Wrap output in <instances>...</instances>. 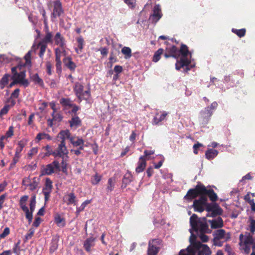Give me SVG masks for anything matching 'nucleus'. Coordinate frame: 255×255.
Masks as SVG:
<instances>
[{
	"label": "nucleus",
	"mask_w": 255,
	"mask_h": 255,
	"mask_svg": "<svg viewBox=\"0 0 255 255\" xmlns=\"http://www.w3.org/2000/svg\"><path fill=\"white\" fill-rule=\"evenodd\" d=\"M162 16L161 10L159 4L154 6L153 13L150 16L149 20L152 23H156Z\"/></svg>",
	"instance_id": "obj_13"
},
{
	"label": "nucleus",
	"mask_w": 255,
	"mask_h": 255,
	"mask_svg": "<svg viewBox=\"0 0 255 255\" xmlns=\"http://www.w3.org/2000/svg\"><path fill=\"white\" fill-rule=\"evenodd\" d=\"M208 222L210 224L211 228L213 229L221 228L224 226L223 220L220 217H218L215 219L210 220Z\"/></svg>",
	"instance_id": "obj_18"
},
{
	"label": "nucleus",
	"mask_w": 255,
	"mask_h": 255,
	"mask_svg": "<svg viewBox=\"0 0 255 255\" xmlns=\"http://www.w3.org/2000/svg\"><path fill=\"white\" fill-rule=\"evenodd\" d=\"M31 51H29L24 57L25 60V62L24 63L25 66H29L30 67L31 66Z\"/></svg>",
	"instance_id": "obj_49"
},
{
	"label": "nucleus",
	"mask_w": 255,
	"mask_h": 255,
	"mask_svg": "<svg viewBox=\"0 0 255 255\" xmlns=\"http://www.w3.org/2000/svg\"><path fill=\"white\" fill-rule=\"evenodd\" d=\"M46 150V152L44 154L45 156H49L50 155H53L54 157V151L52 150L51 147L49 145H47L43 148Z\"/></svg>",
	"instance_id": "obj_53"
},
{
	"label": "nucleus",
	"mask_w": 255,
	"mask_h": 255,
	"mask_svg": "<svg viewBox=\"0 0 255 255\" xmlns=\"http://www.w3.org/2000/svg\"><path fill=\"white\" fill-rule=\"evenodd\" d=\"M162 243V241L159 239L149 240L148 244L147 255H157L160 251L159 247Z\"/></svg>",
	"instance_id": "obj_8"
},
{
	"label": "nucleus",
	"mask_w": 255,
	"mask_h": 255,
	"mask_svg": "<svg viewBox=\"0 0 255 255\" xmlns=\"http://www.w3.org/2000/svg\"><path fill=\"white\" fill-rule=\"evenodd\" d=\"M54 53L55 57V67L56 69V72L60 74L62 72V62L61 57L62 55L60 50V48H56L54 49Z\"/></svg>",
	"instance_id": "obj_14"
},
{
	"label": "nucleus",
	"mask_w": 255,
	"mask_h": 255,
	"mask_svg": "<svg viewBox=\"0 0 255 255\" xmlns=\"http://www.w3.org/2000/svg\"><path fill=\"white\" fill-rule=\"evenodd\" d=\"M198 196L200 197L199 198L194 201L192 207L194 211L200 213L203 212L209 204L207 196L213 202H215L218 200V196L214 190L207 189L200 181L197 182L194 188H190L188 190L183 199L188 202H191Z\"/></svg>",
	"instance_id": "obj_1"
},
{
	"label": "nucleus",
	"mask_w": 255,
	"mask_h": 255,
	"mask_svg": "<svg viewBox=\"0 0 255 255\" xmlns=\"http://www.w3.org/2000/svg\"><path fill=\"white\" fill-rule=\"evenodd\" d=\"M71 133L68 130H63L60 131L57 135V138L58 141H63L65 142V139L67 138L70 140Z\"/></svg>",
	"instance_id": "obj_20"
},
{
	"label": "nucleus",
	"mask_w": 255,
	"mask_h": 255,
	"mask_svg": "<svg viewBox=\"0 0 255 255\" xmlns=\"http://www.w3.org/2000/svg\"><path fill=\"white\" fill-rule=\"evenodd\" d=\"M239 245L242 247V249L246 254L250 253L251 246H252L253 252H255V240L250 233L246 232L245 235L241 234L239 236Z\"/></svg>",
	"instance_id": "obj_4"
},
{
	"label": "nucleus",
	"mask_w": 255,
	"mask_h": 255,
	"mask_svg": "<svg viewBox=\"0 0 255 255\" xmlns=\"http://www.w3.org/2000/svg\"><path fill=\"white\" fill-rule=\"evenodd\" d=\"M218 154L217 150L210 149L207 150L205 153V156L208 160L214 159Z\"/></svg>",
	"instance_id": "obj_31"
},
{
	"label": "nucleus",
	"mask_w": 255,
	"mask_h": 255,
	"mask_svg": "<svg viewBox=\"0 0 255 255\" xmlns=\"http://www.w3.org/2000/svg\"><path fill=\"white\" fill-rule=\"evenodd\" d=\"M95 238L93 237L87 238L84 243V248L87 252L91 251V248L95 245Z\"/></svg>",
	"instance_id": "obj_24"
},
{
	"label": "nucleus",
	"mask_w": 255,
	"mask_h": 255,
	"mask_svg": "<svg viewBox=\"0 0 255 255\" xmlns=\"http://www.w3.org/2000/svg\"><path fill=\"white\" fill-rule=\"evenodd\" d=\"M53 35L51 32H47L43 38L40 42L47 44L48 43H52Z\"/></svg>",
	"instance_id": "obj_37"
},
{
	"label": "nucleus",
	"mask_w": 255,
	"mask_h": 255,
	"mask_svg": "<svg viewBox=\"0 0 255 255\" xmlns=\"http://www.w3.org/2000/svg\"><path fill=\"white\" fill-rule=\"evenodd\" d=\"M13 134V128L12 126L9 127L8 130L6 131L5 135V138L11 137Z\"/></svg>",
	"instance_id": "obj_62"
},
{
	"label": "nucleus",
	"mask_w": 255,
	"mask_h": 255,
	"mask_svg": "<svg viewBox=\"0 0 255 255\" xmlns=\"http://www.w3.org/2000/svg\"><path fill=\"white\" fill-rule=\"evenodd\" d=\"M70 127H74L75 128L81 126V121L79 117L75 116L73 117L70 121H69Z\"/></svg>",
	"instance_id": "obj_30"
},
{
	"label": "nucleus",
	"mask_w": 255,
	"mask_h": 255,
	"mask_svg": "<svg viewBox=\"0 0 255 255\" xmlns=\"http://www.w3.org/2000/svg\"><path fill=\"white\" fill-rule=\"evenodd\" d=\"M250 231L252 233L251 235H253L255 232V220H252L250 223Z\"/></svg>",
	"instance_id": "obj_64"
},
{
	"label": "nucleus",
	"mask_w": 255,
	"mask_h": 255,
	"mask_svg": "<svg viewBox=\"0 0 255 255\" xmlns=\"http://www.w3.org/2000/svg\"><path fill=\"white\" fill-rule=\"evenodd\" d=\"M58 248V244L56 242H52L50 248L49 252L50 253H54Z\"/></svg>",
	"instance_id": "obj_61"
},
{
	"label": "nucleus",
	"mask_w": 255,
	"mask_h": 255,
	"mask_svg": "<svg viewBox=\"0 0 255 255\" xmlns=\"http://www.w3.org/2000/svg\"><path fill=\"white\" fill-rule=\"evenodd\" d=\"M40 183V178L37 177H34L31 179L30 177H26L23 178L22 184L23 186L29 187V189L32 191L35 190Z\"/></svg>",
	"instance_id": "obj_9"
},
{
	"label": "nucleus",
	"mask_w": 255,
	"mask_h": 255,
	"mask_svg": "<svg viewBox=\"0 0 255 255\" xmlns=\"http://www.w3.org/2000/svg\"><path fill=\"white\" fill-rule=\"evenodd\" d=\"M84 86L80 82H76L73 87V91L76 97L77 98L78 102L80 103L82 100L87 101L91 97L90 89L84 91Z\"/></svg>",
	"instance_id": "obj_5"
},
{
	"label": "nucleus",
	"mask_w": 255,
	"mask_h": 255,
	"mask_svg": "<svg viewBox=\"0 0 255 255\" xmlns=\"http://www.w3.org/2000/svg\"><path fill=\"white\" fill-rule=\"evenodd\" d=\"M20 156H21V155L20 154L15 152V154H14V157H13L12 162L10 163V166H9L10 169L13 168L15 166L16 163L19 161V159L20 158Z\"/></svg>",
	"instance_id": "obj_48"
},
{
	"label": "nucleus",
	"mask_w": 255,
	"mask_h": 255,
	"mask_svg": "<svg viewBox=\"0 0 255 255\" xmlns=\"http://www.w3.org/2000/svg\"><path fill=\"white\" fill-rule=\"evenodd\" d=\"M122 53L125 55L126 59L129 58L131 57V50L128 47H124L121 50Z\"/></svg>",
	"instance_id": "obj_41"
},
{
	"label": "nucleus",
	"mask_w": 255,
	"mask_h": 255,
	"mask_svg": "<svg viewBox=\"0 0 255 255\" xmlns=\"http://www.w3.org/2000/svg\"><path fill=\"white\" fill-rule=\"evenodd\" d=\"M10 233V229L8 227H5L3 232L0 234V239H4Z\"/></svg>",
	"instance_id": "obj_58"
},
{
	"label": "nucleus",
	"mask_w": 255,
	"mask_h": 255,
	"mask_svg": "<svg viewBox=\"0 0 255 255\" xmlns=\"http://www.w3.org/2000/svg\"><path fill=\"white\" fill-rule=\"evenodd\" d=\"M166 51L170 53L172 55V57L178 59L179 57V49L175 45H172L171 47L166 49Z\"/></svg>",
	"instance_id": "obj_26"
},
{
	"label": "nucleus",
	"mask_w": 255,
	"mask_h": 255,
	"mask_svg": "<svg viewBox=\"0 0 255 255\" xmlns=\"http://www.w3.org/2000/svg\"><path fill=\"white\" fill-rule=\"evenodd\" d=\"M204 245L199 242H195L189 247L192 248L196 252V250L200 251L204 247Z\"/></svg>",
	"instance_id": "obj_50"
},
{
	"label": "nucleus",
	"mask_w": 255,
	"mask_h": 255,
	"mask_svg": "<svg viewBox=\"0 0 255 255\" xmlns=\"http://www.w3.org/2000/svg\"><path fill=\"white\" fill-rule=\"evenodd\" d=\"M163 49L162 48L158 49L155 53L152 58V61L154 62H158L160 58L161 55L163 54Z\"/></svg>",
	"instance_id": "obj_42"
},
{
	"label": "nucleus",
	"mask_w": 255,
	"mask_h": 255,
	"mask_svg": "<svg viewBox=\"0 0 255 255\" xmlns=\"http://www.w3.org/2000/svg\"><path fill=\"white\" fill-rule=\"evenodd\" d=\"M30 79L34 82L36 85H38L41 87L44 86V83L42 79H41L37 73H36L30 76Z\"/></svg>",
	"instance_id": "obj_34"
},
{
	"label": "nucleus",
	"mask_w": 255,
	"mask_h": 255,
	"mask_svg": "<svg viewBox=\"0 0 255 255\" xmlns=\"http://www.w3.org/2000/svg\"><path fill=\"white\" fill-rule=\"evenodd\" d=\"M54 222L59 227H64L65 225V220L63 218H62L60 215L57 214L55 216Z\"/></svg>",
	"instance_id": "obj_39"
},
{
	"label": "nucleus",
	"mask_w": 255,
	"mask_h": 255,
	"mask_svg": "<svg viewBox=\"0 0 255 255\" xmlns=\"http://www.w3.org/2000/svg\"><path fill=\"white\" fill-rule=\"evenodd\" d=\"M9 76V74H5L0 80V86L1 89H3L8 83Z\"/></svg>",
	"instance_id": "obj_46"
},
{
	"label": "nucleus",
	"mask_w": 255,
	"mask_h": 255,
	"mask_svg": "<svg viewBox=\"0 0 255 255\" xmlns=\"http://www.w3.org/2000/svg\"><path fill=\"white\" fill-rule=\"evenodd\" d=\"M179 255H196V253L192 248L188 247L186 250H181Z\"/></svg>",
	"instance_id": "obj_38"
},
{
	"label": "nucleus",
	"mask_w": 255,
	"mask_h": 255,
	"mask_svg": "<svg viewBox=\"0 0 255 255\" xmlns=\"http://www.w3.org/2000/svg\"><path fill=\"white\" fill-rule=\"evenodd\" d=\"M179 55L182 57L180 60H177L175 66L177 70H179L181 68H184L185 65L191 64V53L189 51L188 46L182 44L180 49L179 50Z\"/></svg>",
	"instance_id": "obj_3"
},
{
	"label": "nucleus",
	"mask_w": 255,
	"mask_h": 255,
	"mask_svg": "<svg viewBox=\"0 0 255 255\" xmlns=\"http://www.w3.org/2000/svg\"><path fill=\"white\" fill-rule=\"evenodd\" d=\"M213 112L211 110H210L209 108L206 107L204 111L201 112L203 120L205 122H208L213 115Z\"/></svg>",
	"instance_id": "obj_28"
},
{
	"label": "nucleus",
	"mask_w": 255,
	"mask_h": 255,
	"mask_svg": "<svg viewBox=\"0 0 255 255\" xmlns=\"http://www.w3.org/2000/svg\"><path fill=\"white\" fill-rule=\"evenodd\" d=\"M213 112L211 110H210L209 108L206 107L204 111L201 112L203 120L205 122H208L213 115Z\"/></svg>",
	"instance_id": "obj_27"
},
{
	"label": "nucleus",
	"mask_w": 255,
	"mask_h": 255,
	"mask_svg": "<svg viewBox=\"0 0 255 255\" xmlns=\"http://www.w3.org/2000/svg\"><path fill=\"white\" fill-rule=\"evenodd\" d=\"M203 145L202 143L199 142H197L196 144H194L193 146V152L195 154H197L198 153L199 148L200 147H202Z\"/></svg>",
	"instance_id": "obj_60"
},
{
	"label": "nucleus",
	"mask_w": 255,
	"mask_h": 255,
	"mask_svg": "<svg viewBox=\"0 0 255 255\" xmlns=\"http://www.w3.org/2000/svg\"><path fill=\"white\" fill-rule=\"evenodd\" d=\"M51 116L52 117V119L54 121L58 122H60L63 119V117L59 113H52Z\"/></svg>",
	"instance_id": "obj_51"
},
{
	"label": "nucleus",
	"mask_w": 255,
	"mask_h": 255,
	"mask_svg": "<svg viewBox=\"0 0 255 255\" xmlns=\"http://www.w3.org/2000/svg\"><path fill=\"white\" fill-rule=\"evenodd\" d=\"M10 109V106L8 105H5L0 111V117L6 115Z\"/></svg>",
	"instance_id": "obj_56"
},
{
	"label": "nucleus",
	"mask_w": 255,
	"mask_h": 255,
	"mask_svg": "<svg viewBox=\"0 0 255 255\" xmlns=\"http://www.w3.org/2000/svg\"><path fill=\"white\" fill-rule=\"evenodd\" d=\"M61 170L60 163L57 160H54L51 163L43 166L41 168L40 176L50 175L53 173H57Z\"/></svg>",
	"instance_id": "obj_6"
},
{
	"label": "nucleus",
	"mask_w": 255,
	"mask_h": 255,
	"mask_svg": "<svg viewBox=\"0 0 255 255\" xmlns=\"http://www.w3.org/2000/svg\"><path fill=\"white\" fill-rule=\"evenodd\" d=\"M205 210L208 212L206 216L209 217L215 218L223 213V210L216 203H209Z\"/></svg>",
	"instance_id": "obj_7"
},
{
	"label": "nucleus",
	"mask_w": 255,
	"mask_h": 255,
	"mask_svg": "<svg viewBox=\"0 0 255 255\" xmlns=\"http://www.w3.org/2000/svg\"><path fill=\"white\" fill-rule=\"evenodd\" d=\"M34 231L32 229H30L28 233L25 236L24 242H27L28 240L30 239L33 236Z\"/></svg>",
	"instance_id": "obj_57"
},
{
	"label": "nucleus",
	"mask_w": 255,
	"mask_h": 255,
	"mask_svg": "<svg viewBox=\"0 0 255 255\" xmlns=\"http://www.w3.org/2000/svg\"><path fill=\"white\" fill-rule=\"evenodd\" d=\"M60 143L58 144L57 148L54 151V157H59L64 158L65 157H68V151L66 146V143L63 141H59Z\"/></svg>",
	"instance_id": "obj_11"
},
{
	"label": "nucleus",
	"mask_w": 255,
	"mask_h": 255,
	"mask_svg": "<svg viewBox=\"0 0 255 255\" xmlns=\"http://www.w3.org/2000/svg\"><path fill=\"white\" fill-rule=\"evenodd\" d=\"M51 5L53 7L51 18H56L64 13L62 3L60 0H54L51 3Z\"/></svg>",
	"instance_id": "obj_10"
},
{
	"label": "nucleus",
	"mask_w": 255,
	"mask_h": 255,
	"mask_svg": "<svg viewBox=\"0 0 255 255\" xmlns=\"http://www.w3.org/2000/svg\"><path fill=\"white\" fill-rule=\"evenodd\" d=\"M133 177L132 175L129 173H126L124 176L122 180V185L121 188L122 189L127 187V185L129 184L132 181Z\"/></svg>",
	"instance_id": "obj_25"
},
{
	"label": "nucleus",
	"mask_w": 255,
	"mask_h": 255,
	"mask_svg": "<svg viewBox=\"0 0 255 255\" xmlns=\"http://www.w3.org/2000/svg\"><path fill=\"white\" fill-rule=\"evenodd\" d=\"M99 51H100L101 54L102 55L103 57H106L109 52L108 48L105 47H101L99 49Z\"/></svg>",
	"instance_id": "obj_59"
},
{
	"label": "nucleus",
	"mask_w": 255,
	"mask_h": 255,
	"mask_svg": "<svg viewBox=\"0 0 255 255\" xmlns=\"http://www.w3.org/2000/svg\"><path fill=\"white\" fill-rule=\"evenodd\" d=\"M60 104L63 107H68L70 108L71 106H72V101L70 100V98H62L60 100Z\"/></svg>",
	"instance_id": "obj_40"
},
{
	"label": "nucleus",
	"mask_w": 255,
	"mask_h": 255,
	"mask_svg": "<svg viewBox=\"0 0 255 255\" xmlns=\"http://www.w3.org/2000/svg\"><path fill=\"white\" fill-rule=\"evenodd\" d=\"M91 200H86L84 202H83L81 206L77 208L76 212L77 213H79L83 211L85 209V208L86 207V206L90 204L91 203Z\"/></svg>",
	"instance_id": "obj_52"
},
{
	"label": "nucleus",
	"mask_w": 255,
	"mask_h": 255,
	"mask_svg": "<svg viewBox=\"0 0 255 255\" xmlns=\"http://www.w3.org/2000/svg\"><path fill=\"white\" fill-rule=\"evenodd\" d=\"M36 206V195H33L30 199V203H29V212L31 213V215H32L33 212L34 211L35 208Z\"/></svg>",
	"instance_id": "obj_45"
},
{
	"label": "nucleus",
	"mask_w": 255,
	"mask_h": 255,
	"mask_svg": "<svg viewBox=\"0 0 255 255\" xmlns=\"http://www.w3.org/2000/svg\"><path fill=\"white\" fill-rule=\"evenodd\" d=\"M19 205L22 210L25 214V217L28 220L29 224H30L32 220L33 215H31V213L29 212V210L26 206V203L19 202Z\"/></svg>",
	"instance_id": "obj_22"
},
{
	"label": "nucleus",
	"mask_w": 255,
	"mask_h": 255,
	"mask_svg": "<svg viewBox=\"0 0 255 255\" xmlns=\"http://www.w3.org/2000/svg\"><path fill=\"white\" fill-rule=\"evenodd\" d=\"M54 40L55 44L58 45L59 47L66 46L65 40L60 32H57L54 36Z\"/></svg>",
	"instance_id": "obj_23"
},
{
	"label": "nucleus",
	"mask_w": 255,
	"mask_h": 255,
	"mask_svg": "<svg viewBox=\"0 0 255 255\" xmlns=\"http://www.w3.org/2000/svg\"><path fill=\"white\" fill-rule=\"evenodd\" d=\"M64 202L67 205H76L78 203V200L75 194L72 192L65 195L63 198Z\"/></svg>",
	"instance_id": "obj_17"
},
{
	"label": "nucleus",
	"mask_w": 255,
	"mask_h": 255,
	"mask_svg": "<svg viewBox=\"0 0 255 255\" xmlns=\"http://www.w3.org/2000/svg\"><path fill=\"white\" fill-rule=\"evenodd\" d=\"M19 244L20 242H18L17 243L14 244V246L12 249L13 252L16 255H19V251H20V248H19Z\"/></svg>",
	"instance_id": "obj_63"
},
{
	"label": "nucleus",
	"mask_w": 255,
	"mask_h": 255,
	"mask_svg": "<svg viewBox=\"0 0 255 255\" xmlns=\"http://www.w3.org/2000/svg\"><path fill=\"white\" fill-rule=\"evenodd\" d=\"M115 186V180L113 178H110L107 182V187H106V192L107 193H110L112 192Z\"/></svg>",
	"instance_id": "obj_33"
},
{
	"label": "nucleus",
	"mask_w": 255,
	"mask_h": 255,
	"mask_svg": "<svg viewBox=\"0 0 255 255\" xmlns=\"http://www.w3.org/2000/svg\"><path fill=\"white\" fill-rule=\"evenodd\" d=\"M37 152H38V148H37V147L32 148L27 154L28 157L29 159H31L32 156L33 155L36 154L37 153Z\"/></svg>",
	"instance_id": "obj_55"
},
{
	"label": "nucleus",
	"mask_w": 255,
	"mask_h": 255,
	"mask_svg": "<svg viewBox=\"0 0 255 255\" xmlns=\"http://www.w3.org/2000/svg\"><path fill=\"white\" fill-rule=\"evenodd\" d=\"M37 47L39 48L40 50L38 55L39 57L42 59L43 58V56L47 48V44L39 42L37 44Z\"/></svg>",
	"instance_id": "obj_36"
},
{
	"label": "nucleus",
	"mask_w": 255,
	"mask_h": 255,
	"mask_svg": "<svg viewBox=\"0 0 255 255\" xmlns=\"http://www.w3.org/2000/svg\"><path fill=\"white\" fill-rule=\"evenodd\" d=\"M211 251L207 245H205L204 247L198 252V255H211Z\"/></svg>",
	"instance_id": "obj_43"
},
{
	"label": "nucleus",
	"mask_w": 255,
	"mask_h": 255,
	"mask_svg": "<svg viewBox=\"0 0 255 255\" xmlns=\"http://www.w3.org/2000/svg\"><path fill=\"white\" fill-rule=\"evenodd\" d=\"M101 179L102 176L96 172V174L91 178L92 184L94 185L98 184L101 180Z\"/></svg>",
	"instance_id": "obj_47"
},
{
	"label": "nucleus",
	"mask_w": 255,
	"mask_h": 255,
	"mask_svg": "<svg viewBox=\"0 0 255 255\" xmlns=\"http://www.w3.org/2000/svg\"><path fill=\"white\" fill-rule=\"evenodd\" d=\"M232 32L236 34L238 37L241 38L246 35V29L245 28H242L240 29L232 28Z\"/></svg>",
	"instance_id": "obj_44"
},
{
	"label": "nucleus",
	"mask_w": 255,
	"mask_h": 255,
	"mask_svg": "<svg viewBox=\"0 0 255 255\" xmlns=\"http://www.w3.org/2000/svg\"><path fill=\"white\" fill-rule=\"evenodd\" d=\"M25 72V70L20 71L14 76L13 79L16 80L18 84L23 85L24 87H27L28 86L29 83L28 80L25 78L26 77Z\"/></svg>",
	"instance_id": "obj_15"
},
{
	"label": "nucleus",
	"mask_w": 255,
	"mask_h": 255,
	"mask_svg": "<svg viewBox=\"0 0 255 255\" xmlns=\"http://www.w3.org/2000/svg\"><path fill=\"white\" fill-rule=\"evenodd\" d=\"M63 63L64 65L71 72H74L77 67L76 64L72 61V59L70 56H67L63 59Z\"/></svg>",
	"instance_id": "obj_16"
},
{
	"label": "nucleus",
	"mask_w": 255,
	"mask_h": 255,
	"mask_svg": "<svg viewBox=\"0 0 255 255\" xmlns=\"http://www.w3.org/2000/svg\"><path fill=\"white\" fill-rule=\"evenodd\" d=\"M214 240L218 241L224 239L225 236V230L219 229L216 230L213 234Z\"/></svg>",
	"instance_id": "obj_29"
},
{
	"label": "nucleus",
	"mask_w": 255,
	"mask_h": 255,
	"mask_svg": "<svg viewBox=\"0 0 255 255\" xmlns=\"http://www.w3.org/2000/svg\"><path fill=\"white\" fill-rule=\"evenodd\" d=\"M109 60L111 67L113 66V63L117 62L118 61L117 57L113 52H111Z\"/></svg>",
	"instance_id": "obj_54"
},
{
	"label": "nucleus",
	"mask_w": 255,
	"mask_h": 255,
	"mask_svg": "<svg viewBox=\"0 0 255 255\" xmlns=\"http://www.w3.org/2000/svg\"><path fill=\"white\" fill-rule=\"evenodd\" d=\"M70 141L74 146H78L80 145L84 144V140L78 136L75 138L73 136L72 138H70Z\"/></svg>",
	"instance_id": "obj_32"
},
{
	"label": "nucleus",
	"mask_w": 255,
	"mask_h": 255,
	"mask_svg": "<svg viewBox=\"0 0 255 255\" xmlns=\"http://www.w3.org/2000/svg\"><path fill=\"white\" fill-rule=\"evenodd\" d=\"M77 47L75 48V51L78 54L81 53L85 45V41L82 36H79L76 38Z\"/></svg>",
	"instance_id": "obj_21"
},
{
	"label": "nucleus",
	"mask_w": 255,
	"mask_h": 255,
	"mask_svg": "<svg viewBox=\"0 0 255 255\" xmlns=\"http://www.w3.org/2000/svg\"><path fill=\"white\" fill-rule=\"evenodd\" d=\"M27 142V140L25 139H22L19 141L17 143L18 146L16 148L15 152L20 154V152L23 150L24 147L26 145Z\"/></svg>",
	"instance_id": "obj_35"
},
{
	"label": "nucleus",
	"mask_w": 255,
	"mask_h": 255,
	"mask_svg": "<svg viewBox=\"0 0 255 255\" xmlns=\"http://www.w3.org/2000/svg\"><path fill=\"white\" fill-rule=\"evenodd\" d=\"M190 223L192 229L196 232L210 234L212 232L209 228L206 217L198 218L193 214L190 218Z\"/></svg>",
	"instance_id": "obj_2"
},
{
	"label": "nucleus",
	"mask_w": 255,
	"mask_h": 255,
	"mask_svg": "<svg viewBox=\"0 0 255 255\" xmlns=\"http://www.w3.org/2000/svg\"><path fill=\"white\" fill-rule=\"evenodd\" d=\"M52 188V180L49 178H46L42 189V193L44 196V201L45 202L49 200Z\"/></svg>",
	"instance_id": "obj_12"
},
{
	"label": "nucleus",
	"mask_w": 255,
	"mask_h": 255,
	"mask_svg": "<svg viewBox=\"0 0 255 255\" xmlns=\"http://www.w3.org/2000/svg\"><path fill=\"white\" fill-rule=\"evenodd\" d=\"M146 166V160L144 156H141L137 162V166L135 168V172L139 173L144 171Z\"/></svg>",
	"instance_id": "obj_19"
}]
</instances>
